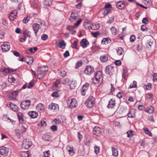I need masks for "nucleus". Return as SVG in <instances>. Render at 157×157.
<instances>
[{
	"mask_svg": "<svg viewBox=\"0 0 157 157\" xmlns=\"http://www.w3.org/2000/svg\"><path fill=\"white\" fill-rule=\"evenodd\" d=\"M95 99L93 96L89 97L87 100L85 102V104L88 107L91 108L92 107L95 103Z\"/></svg>",
	"mask_w": 157,
	"mask_h": 157,
	"instance_id": "nucleus-1",
	"label": "nucleus"
},
{
	"mask_svg": "<svg viewBox=\"0 0 157 157\" xmlns=\"http://www.w3.org/2000/svg\"><path fill=\"white\" fill-rule=\"evenodd\" d=\"M30 101L29 100H25L22 101L20 105L21 107L23 110L27 109L30 105Z\"/></svg>",
	"mask_w": 157,
	"mask_h": 157,
	"instance_id": "nucleus-2",
	"label": "nucleus"
},
{
	"mask_svg": "<svg viewBox=\"0 0 157 157\" xmlns=\"http://www.w3.org/2000/svg\"><path fill=\"white\" fill-rule=\"evenodd\" d=\"M67 102L68 105L71 108L75 107L77 105L76 100L75 99H69L67 100Z\"/></svg>",
	"mask_w": 157,
	"mask_h": 157,
	"instance_id": "nucleus-3",
	"label": "nucleus"
},
{
	"mask_svg": "<svg viewBox=\"0 0 157 157\" xmlns=\"http://www.w3.org/2000/svg\"><path fill=\"white\" fill-rule=\"evenodd\" d=\"M32 143L30 140L25 139L23 141L22 147L25 149H28L32 146Z\"/></svg>",
	"mask_w": 157,
	"mask_h": 157,
	"instance_id": "nucleus-4",
	"label": "nucleus"
},
{
	"mask_svg": "<svg viewBox=\"0 0 157 157\" xmlns=\"http://www.w3.org/2000/svg\"><path fill=\"white\" fill-rule=\"evenodd\" d=\"M94 68L93 67L88 66H87L84 70V73L86 75H90L94 71Z\"/></svg>",
	"mask_w": 157,
	"mask_h": 157,
	"instance_id": "nucleus-5",
	"label": "nucleus"
},
{
	"mask_svg": "<svg viewBox=\"0 0 157 157\" xmlns=\"http://www.w3.org/2000/svg\"><path fill=\"white\" fill-rule=\"evenodd\" d=\"M103 130L102 129L99 127H95L93 130V133L97 136L101 135Z\"/></svg>",
	"mask_w": 157,
	"mask_h": 157,
	"instance_id": "nucleus-6",
	"label": "nucleus"
},
{
	"mask_svg": "<svg viewBox=\"0 0 157 157\" xmlns=\"http://www.w3.org/2000/svg\"><path fill=\"white\" fill-rule=\"evenodd\" d=\"M9 152V148L4 146L0 147V154L3 156H6Z\"/></svg>",
	"mask_w": 157,
	"mask_h": 157,
	"instance_id": "nucleus-7",
	"label": "nucleus"
},
{
	"mask_svg": "<svg viewBox=\"0 0 157 157\" xmlns=\"http://www.w3.org/2000/svg\"><path fill=\"white\" fill-rule=\"evenodd\" d=\"M10 46L8 42H4L2 45V50L3 52H6L8 51L10 48Z\"/></svg>",
	"mask_w": 157,
	"mask_h": 157,
	"instance_id": "nucleus-8",
	"label": "nucleus"
},
{
	"mask_svg": "<svg viewBox=\"0 0 157 157\" xmlns=\"http://www.w3.org/2000/svg\"><path fill=\"white\" fill-rule=\"evenodd\" d=\"M48 109L52 110L54 112L58 111L59 109V106L56 104L52 103L49 105Z\"/></svg>",
	"mask_w": 157,
	"mask_h": 157,
	"instance_id": "nucleus-9",
	"label": "nucleus"
},
{
	"mask_svg": "<svg viewBox=\"0 0 157 157\" xmlns=\"http://www.w3.org/2000/svg\"><path fill=\"white\" fill-rule=\"evenodd\" d=\"M7 105L11 108V109L15 112H17L18 110V107L16 105L11 102H8L7 103Z\"/></svg>",
	"mask_w": 157,
	"mask_h": 157,
	"instance_id": "nucleus-10",
	"label": "nucleus"
},
{
	"mask_svg": "<svg viewBox=\"0 0 157 157\" xmlns=\"http://www.w3.org/2000/svg\"><path fill=\"white\" fill-rule=\"evenodd\" d=\"M114 68L111 66H108L106 67L105 72L107 74L112 75L114 72Z\"/></svg>",
	"mask_w": 157,
	"mask_h": 157,
	"instance_id": "nucleus-11",
	"label": "nucleus"
},
{
	"mask_svg": "<svg viewBox=\"0 0 157 157\" xmlns=\"http://www.w3.org/2000/svg\"><path fill=\"white\" fill-rule=\"evenodd\" d=\"M17 12L16 10H14L11 12L9 16V19L10 21H13L16 19L17 17Z\"/></svg>",
	"mask_w": 157,
	"mask_h": 157,
	"instance_id": "nucleus-12",
	"label": "nucleus"
},
{
	"mask_svg": "<svg viewBox=\"0 0 157 157\" xmlns=\"http://www.w3.org/2000/svg\"><path fill=\"white\" fill-rule=\"evenodd\" d=\"M32 28L33 31H34L35 35H36L37 32L40 28V25L37 23H34L33 25Z\"/></svg>",
	"mask_w": 157,
	"mask_h": 157,
	"instance_id": "nucleus-13",
	"label": "nucleus"
},
{
	"mask_svg": "<svg viewBox=\"0 0 157 157\" xmlns=\"http://www.w3.org/2000/svg\"><path fill=\"white\" fill-rule=\"evenodd\" d=\"M81 46L83 48H86L89 45V43L87 40L86 39H83L80 42Z\"/></svg>",
	"mask_w": 157,
	"mask_h": 157,
	"instance_id": "nucleus-14",
	"label": "nucleus"
},
{
	"mask_svg": "<svg viewBox=\"0 0 157 157\" xmlns=\"http://www.w3.org/2000/svg\"><path fill=\"white\" fill-rule=\"evenodd\" d=\"M19 91L18 90L13 91L10 93V97L12 99H14L16 98V97L18 95Z\"/></svg>",
	"mask_w": 157,
	"mask_h": 157,
	"instance_id": "nucleus-15",
	"label": "nucleus"
},
{
	"mask_svg": "<svg viewBox=\"0 0 157 157\" xmlns=\"http://www.w3.org/2000/svg\"><path fill=\"white\" fill-rule=\"evenodd\" d=\"M116 6L118 9H122L124 7L125 3L123 1H118L116 4Z\"/></svg>",
	"mask_w": 157,
	"mask_h": 157,
	"instance_id": "nucleus-16",
	"label": "nucleus"
},
{
	"mask_svg": "<svg viewBox=\"0 0 157 157\" xmlns=\"http://www.w3.org/2000/svg\"><path fill=\"white\" fill-rule=\"evenodd\" d=\"M115 106V100L111 99L107 105V107L108 108H113Z\"/></svg>",
	"mask_w": 157,
	"mask_h": 157,
	"instance_id": "nucleus-17",
	"label": "nucleus"
},
{
	"mask_svg": "<svg viewBox=\"0 0 157 157\" xmlns=\"http://www.w3.org/2000/svg\"><path fill=\"white\" fill-rule=\"evenodd\" d=\"M45 75V72L44 71V70H39L38 71L37 77L39 79L42 78Z\"/></svg>",
	"mask_w": 157,
	"mask_h": 157,
	"instance_id": "nucleus-18",
	"label": "nucleus"
},
{
	"mask_svg": "<svg viewBox=\"0 0 157 157\" xmlns=\"http://www.w3.org/2000/svg\"><path fill=\"white\" fill-rule=\"evenodd\" d=\"M29 115L32 118H36L38 115L36 111H32L28 113Z\"/></svg>",
	"mask_w": 157,
	"mask_h": 157,
	"instance_id": "nucleus-19",
	"label": "nucleus"
},
{
	"mask_svg": "<svg viewBox=\"0 0 157 157\" xmlns=\"http://www.w3.org/2000/svg\"><path fill=\"white\" fill-rule=\"evenodd\" d=\"M112 155L114 156L117 157L118 155V150L117 148L114 147H112Z\"/></svg>",
	"mask_w": 157,
	"mask_h": 157,
	"instance_id": "nucleus-20",
	"label": "nucleus"
},
{
	"mask_svg": "<svg viewBox=\"0 0 157 157\" xmlns=\"http://www.w3.org/2000/svg\"><path fill=\"white\" fill-rule=\"evenodd\" d=\"M17 115L20 122L21 123H23L24 121V120L23 118V114L21 112H19L17 113Z\"/></svg>",
	"mask_w": 157,
	"mask_h": 157,
	"instance_id": "nucleus-21",
	"label": "nucleus"
},
{
	"mask_svg": "<svg viewBox=\"0 0 157 157\" xmlns=\"http://www.w3.org/2000/svg\"><path fill=\"white\" fill-rule=\"evenodd\" d=\"M135 116V111L133 109L129 110L128 114V117L130 118H133Z\"/></svg>",
	"mask_w": 157,
	"mask_h": 157,
	"instance_id": "nucleus-22",
	"label": "nucleus"
},
{
	"mask_svg": "<svg viewBox=\"0 0 157 157\" xmlns=\"http://www.w3.org/2000/svg\"><path fill=\"white\" fill-rule=\"evenodd\" d=\"M25 62L28 64H31L33 61V58L31 56H28L25 59Z\"/></svg>",
	"mask_w": 157,
	"mask_h": 157,
	"instance_id": "nucleus-23",
	"label": "nucleus"
},
{
	"mask_svg": "<svg viewBox=\"0 0 157 157\" xmlns=\"http://www.w3.org/2000/svg\"><path fill=\"white\" fill-rule=\"evenodd\" d=\"M59 47L62 49H64L66 46V44L63 40H61L59 42Z\"/></svg>",
	"mask_w": 157,
	"mask_h": 157,
	"instance_id": "nucleus-24",
	"label": "nucleus"
},
{
	"mask_svg": "<svg viewBox=\"0 0 157 157\" xmlns=\"http://www.w3.org/2000/svg\"><path fill=\"white\" fill-rule=\"evenodd\" d=\"M116 50L117 54L119 56L122 55L124 54V50L123 48L121 47L117 48Z\"/></svg>",
	"mask_w": 157,
	"mask_h": 157,
	"instance_id": "nucleus-25",
	"label": "nucleus"
},
{
	"mask_svg": "<svg viewBox=\"0 0 157 157\" xmlns=\"http://www.w3.org/2000/svg\"><path fill=\"white\" fill-rule=\"evenodd\" d=\"M111 40L108 38H103L101 40V44H107L111 42Z\"/></svg>",
	"mask_w": 157,
	"mask_h": 157,
	"instance_id": "nucleus-26",
	"label": "nucleus"
},
{
	"mask_svg": "<svg viewBox=\"0 0 157 157\" xmlns=\"http://www.w3.org/2000/svg\"><path fill=\"white\" fill-rule=\"evenodd\" d=\"M50 134L49 133H46L43 135L42 138L45 141H49L50 139Z\"/></svg>",
	"mask_w": 157,
	"mask_h": 157,
	"instance_id": "nucleus-27",
	"label": "nucleus"
},
{
	"mask_svg": "<svg viewBox=\"0 0 157 157\" xmlns=\"http://www.w3.org/2000/svg\"><path fill=\"white\" fill-rule=\"evenodd\" d=\"M67 149L69 152V154L71 155H73L74 153L73 148V147H71L69 146L67 147Z\"/></svg>",
	"mask_w": 157,
	"mask_h": 157,
	"instance_id": "nucleus-28",
	"label": "nucleus"
},
{
	"mask_svg": "<svg viewBox=\"0 0 157 157\" xmlns=\"http://www.w3.org/2000/svg\"><path fill=\"white\" fill-rule=\"evenodd\" d=\"M30 31H28L27 30H24L23 32V37H25L26 38L27 37H30Z\"/></svg>",
	"mask_w": 157,
	"mask_h": 157,
	"instance_id": "nucleus-29",
	"label": "nucleus"
},
{
	"mask_svg": "<svg viewBox=\"0 0 157 157\" xmlns=\"http://www.w3.org/2000/svg\"><path fill=\"white\" fill-rule=\"evenodd\" d=\"M36 109L38 111L43 110L44 109L43 105L41 103L38 104L37 106L36 107Z\"/></svg>",
	"mask_w": 157,
	"mask_h": 157,
	"instance_id": "nucleus-30",
	"label": "nucleus"
},
{
	"mask_svg": "<svg viewBox=\"0 0 157 157\" xmlns=\"http://www.w3.org/2000/svg\"><path fill=\"white\" fill-rule=\"evenodd\" d=\"M108 57L107 55L101 56L100 57V60L103 62H105L108 60Z\"/></svg>",
	"mask_w": 157,
	"mask_h": 157,
	"instance_id": "nucleus-31",
	"label": "nucleus"
},
{
	"mask_svg": "<svg viewBox=\"0 0 157 157\" xmlns=\"http://www.w3.org/2000/svg\"><path fill=\"white\" fill-rule=\"evenodd\" d=\"M30 154L28 151L22 152L21 154L22 157H29Z\"/></svg>",
	"mask_w": 157,
	"mask_h": 157,
	"instance_id": "nucleus-32",
	"label": "nucleus"
},
{
	"mask_svg": "<svg viewBox=\"0 0 157 157\" xmlns=\"http://www.w3.org/2000/svg\"><path fill=\"white\" fill-rule=\"evenodd\" d=\"M77 16H75L73 13H71L70 18L69 19V20L71 22H73L75 20Z\"/></svg>",
	"mask_w": 157,
	"mask_h": 157,
	"instance_id": "nucleus-33",
	"label": "nucleus"
},
{
	"mask_svg": "<svg viewBox=\"0 0 157 157\" xmlns=\"http://www.w3.org/2000/svg\"><path fill=\"white\" fill-rule=\"evenodd\" d=\"M143 2L147 6H150L151 5V0H143Z\"/></svg>",
	"mask_w": 157,
	"mask_h": 157,
	"instance_id": "nucleus-34",
	"label": "nucleus"
},
{
	"mask_svg": "<svg viewBox=\"0 0 157 157\" xmlns=\"http://www.w3.org/2000/svg\"><path fill=\"white\" fill-rule=\"evenodd\" d=\"M93 30H97L100 27V25L99 24H92Z\"/></svg>",
	"mask_w": 157,
	"mask_h": 157,
	"instance_id": "nucleus-35",
	"label": "nucleus"
},
{
	"mask_svg": "<svg viewBox=\"0 0 157 157\" xmlns=\"http://www.w3.org/2000/svg\"><path fill=\"white\" fill-rule=\"evenodd\" d=\"M143 130L145 133L149 135L150 136H152V134L151 132L149 131V129L147 128H143Z\"/></svg>",
	"mask_w": 157,
	"mask_h": 157,
	"instance_id": "nucleus-36",
	"label": "nucleus"
},
{
	"mask_svg": "<svg viewBox=\"0 0 157 157\" xmlns=\"http://www.w3.org/2000/svg\"><path fill=\"white\" fill-rule=\"evenodd\" d=\"M102 75L101 72L100 71H98L95 73V76L100 79Z\"/></svg>",
	"mask_w": 157,
	"mask_h": 157,
	"instance_id": "nucleus-37",
	"label": "nucleus"
},
{
	"mask_svg": "<svg viewBox=\"0 0 157 157\" xmlns=\"http://www.w3.org/2000/svg\"><path fill=\"white\" fill-rule=\"evenodd\" d=\"M51 0H45L43 2L44 5L45 6H49L51 4Z\"/></svg>",
	"mask_w": 157,
	"mask_h": 157,
	"instance_id": "nucleus-38",
	"label": "nucleus"
},
{
	"mask_svg": "<svg viewBox=\"0 0 157 157\" xmlns=\"http://www.w3.org/2000/svg\"><path fill=\"white\" fill-rule=\"evenodd\" d=\"M100 147L96 145L94 146V152L96 154H98L99 152Z\"/></svg>",
	"mask_w": 157,
	"mask_h": 157,
	"instance_id": "nucleus-39",
	"label": "nucleus"
},
{
	"mask_svg": "<svg viewBox=\"0 0 157 157\" xmlns=\"http://www.w3.org/2000/svg\"><path fill=\"white\" fill-rule=\"evenodd\" d=\"M60 82V80L59 79H57L55 82L54 83V85L53 86V88L54 89L57 88L58 86V84Z\"/></svg>",
	"mask_w": 157,
	"mask_h": 157,
	"instance_id": "nucleus-40",
	"label": "nucleus"
},
{
	"mask_svg": "<svg viewBox=\"0 0 157 157\" xmlns=\"http://www.w3.org/2000/svg\"><path fill=\"white\" fill-rule=\"evenodd\" d=\"M137 82L135 81H133L132 84H131L128 87V89H131L133 88H136L137 87Z\"/></svg>",
	"mask_w": 157,
	"mask_h": 157,
	"instance_id": "nucleus-41",
	"label": "nucleus"
},
{
	"mask_svg": "<svg viewBox=\"0 0 157 157\" xmlns=\"http://www.w3.org/2000/svg\"><path fill=\"white\" fill-rule=\"evenodd\" d=\"M16 71V70H13V69H10L9 68H5L4 70V71H5L6 73H9L12 72L14 71Z\"/></svg>",
	"mask_w": 157,
	"mask_h": 157,
	"instance_id": "nucleus-42",
	"label": "nucleus"
},
{
	"mask_svg": "<svg viewBox=\"0 0 157 157\" xmlns=\"http://www.w3.org/2000/svg\"><path fill=\"white\" fill-rule=\"evenodd\" d=\"M146 111L149 114L152 113L154 112V108L152 107H150L148 109H146Z\"/></svg>",
	"mask_w": 157,
	"mask_h": 157,
	"instance_id": "nucleus-43",
	"label": "nucleus"
},
{
	"mask_svg": "<svg viewBox=\"0 0 157 157\" xmlns=\"http://www.w3.org/2000/svg\"><path fill=\"white\" fill-rule=\"evenodd\" d=\"M110 30L113 34L115 35L117 33V30L114 27H112L111 28Z\"/></svg>",
	"mask_w": 157,
	"mask_h": 157,
	"instance_id": "nucleus-44",
	"label": "nucleus"
},
{
	"mask_svg": "<svg viewBox=\"0 0 157 157\" xmlns=\"http://www.w3.org/2000/svg\"><path fill=\"white\" fill-rule=\"evenodd\" d=\"M144 87L147 90H150L151 89V84L148 83L147 85H144Z\"/></svg>",
	"mask_w": 157,
	"mask_h": 157,
	"instance_id": "nucleus-45",
	"label": "nucleus"
},
{
	"mask_svg": "<svg viewBox=\"0 0 157 157\" xmlns=\"http://www.w3.org/2000/svg\"><path fill=\"white\" fill-rule=\"evenodd\" d=\"M99 78H98L95 76L93 79V82L95 84H98L99 82Z\"/></svg>",
	"mask_w": 157,
	"mask_h": 157,
	"instance_id": "nucleus-46",
	"label": "nucleus"
},
{
	"mask_svg": "<svg viewBox=\"0 0 157 157\" xmlns=\"http://www.w3.org/2000/svg\"><path fill=\"white\" fill-rule=\"evenodd\" d=\"M127 137H132L133 135V131L132 130H129L127 132Z\"/></svg>",
	"mask_w": 157,
	"mask_h": 157,
	"instance_id": "nucleus-47",
	"label": "nucleus"
},
{
	"mask_svg": "<svg viewBox=\"0 0 157 157\" xmlns=\"http://www.w3.org/2000/svg\"><path fill=\"white\" fill-rule=\"evenodd\" d=\"M34 80H32L29 83L28 88L29 89L31 88L34 86Z\"/></svg>",
	"mask_w": 157,
	"mask_h": 157,
	"instance_id": "nucleus-48",
	"label": "nucleus"
},
{
	"mask_svg": "<svg viewBox=\"0 0 157 157\" xmlns=\"http://www.w3.org/2000/svg\"><path fill=\"white\" fill-rule=\"evenodd\" d=\"M76 86V84L74 82H72L70 85V86L71 89H74Z\"/></svg>",
	"mask_w": 157,
	"mask_h": 157,
	"instance_id": "nucleus-49",
	"label": "nucleus"
},
{
	"mask_svg": "<svg viewBox=\"0 0 157 157\" xmlns=\"http://www.w3.org/2000/svg\"><path fill=\"white\" fill-rule=\"evenodd\" d=\"M77 41L76 40L74 41L72 44V48L77 49Z\"/></svg>",
	"mask_w": 157,
	"mask_h": 157,
	"instance_id": "nucleus-50",
	"label": "nucleus"
},
{
	"mask_svg": "<svg viewBox=\"0 0 157 157\" xmlns=\"http://www.w3.org/2000/svg\"><path fill=\"white\" fill-rule=\"evenodd\" d=\"M141 30L142 31H146L148 30V28L145 25H142L141 27Z\"/></svg>",
	"mask_w": 157,
	"mask_h": 157,
	"instance_id": "nucleus-51",
	"label": "nucleus"
},
{
	"mask_svg": "<svg viewBox=\"0 0 157 157\" xmlns=\"http://www.w3.org/2000/svg\"><path fill=\"white\" fill-rule=\"evenodd\" d=\"M38 49L37 47H34L33 48H31L29 49V51L32 53L35 52Z\"/></svg>",
	"mask_w": 157,
	"mask_h": 157,
	"instance_id": "nucleus-52",
	"label": "nucleus"
},
{
	"mask_svg": "<svg viewBox=\"0 0 157 157\" xmlns=\"http://www.w3.org/2000/svg\"><path fill=\"white\" fill-rule=\"evenodd\" d=\"M91 34L94 37H96L100 34V33L98 32L97 31L95 32H91Z\"/></svg>",
	"mask_w": 157,
	"mask_h": 157,
	"instance_id": "nucleus-53",
	"label": "nucleus"
},
{
	"mask_svg": "<svg viewBox=\"0 0 157 157\" xmlns=\"http://www.w3.org/2000/svg\"><path fill=\"white\" fill-rule=\"evenodd\" d=\"M89 83H86L83 85L82 88L83 89H84L85 90H87L89 88Z\"/></svg>",
	"mask_w": 157,
	"mask_h": 157,
	"instance_id": "nucleus-54",
	"label": "nucleus"
},
{
	"mask_svg": "<svg viewBox=\"0 0 157 157\" xmlns=\"http://www.w3.org/2000/svg\"><path fill=\"white\" fill-rule=\"evenodd\" d=\"M48 38V36L46 34H44L41 36V39L43 40H46Z\"/></svg>",
	"mask_w": 157,
	"mask_h": 157,
	"instance_id": "nucleus-55",
	"label": "nucleus"
},
{
	"mask_svg": "<svg viewBox=\"0 0 157 157\" xmlns=\"http://www.w3.org/2000/svg\"><path fill=\"white\" fill-rule=\"evenodd\" d=\"M66 73L64 71H60L59 73V75L60 76H64L66 75Z\"/></svg>",
	"mask_w": 157,
	"mask_h": 157,
	"instance_id": "nucleus-56",
	"label": "nucleus"
},
{
	"mask_svg": "<svg viewBox=\"0 0 157 157\" xmlns=\"http://www.w3.org/2000/svg\"><path fill=\"white\" fill-rule=\"evenodd\" d=\"M90 143V139L86 138L84 141V143L86 145H89Z\"/></svg>",
	"mask_w": 157,
	"mask_h": 157,
	"instance_id": "nucleus-57",
	"label": "nucleus"
},
{
	"mask_svg": "<svg viewBox=\"0 0 157 157\" xmlns=\"http://www.w3.org/2000/svg\"><path fill=\"white\" fill-rule=\"evenodd\" d=\"M127 73V71L125 69H124L123 70V72L122 74V77L125 78L126 77V74Z\"/></svg>",
	"mask_w": 157,
	"mask_h": 157,
	"instance_id": "nucleus-58",
	"label": "nucleus"
},
{
	"mask_svg": "<svg viewBox=\"0 0 157 157\" xmlns=\"http://www.w3.org/2000/svg\"><path fill=\"white\" fill-rule=\"evenodd\" d=\"M49 151H47L44 152V157H49L50 155L49 153Z\"/></svg>",
	"mask_w": 157,
	"mask_h": 157,
	"instance_id": "nucleus-59",
	"label": "nucleus"
},
{
	"mask_svg": "<svg viewBox=\"0 0 157 157\" xmlns=\"http://www.w3.org/2000/svg\"><path fill=\"white\" fill-rule=\"evenodd\" d=\"M52 96L53 97H59V94L57 92H53L52 94Z\"/></svg>",
	"mask_w": 157,
	"mask_h": 157,
	"instance_id": "nucleus-60",
	"label": "nucleus"
},
{
	"mask_svg": "<svg viewBox=\"0 0 157 157\" xmlns=\"http://www.w3.org/2000/svg\"><path fill=\"white\" fill-rule=\"evenodd\" d=\"M30 17L29 16H27L26 17H25L23 20V22L25 23L27 22L29 20Z\"/></svg>",
	"mask_w": 157,
	"mask_h": 157,
	"instance_id": "nucleus-61",
	"label": "nucleus"
},
{
	"mask_svg": "<svg viewBox=\"0 0 157 157\" xmlns=\"http://www.w3.org/2000/svg\"><path fill=\"white\" fill-rule=\"evenodd\" d=\"M111 10L109 9L105 10L103 13V14L104 16H105L107 14L109 13H110Z\"/></svg>",
	"mask_w": 157,
	"mask_h": 157,
	"instance_id": "nucleus-62",
	"label": "nucleus"
},
{
	"mask_svg": "<svg viewBox=\"0 0 157 157\" xmlns=\"http://www.w3.org/2000/svg\"><path fill=\"white\" fill-rule=\"evenodd\" d=\"M136 37L135 36L132 35L130 38V41L131 42H133L135 40Z\"/></svg>",
	"mask_w": 157,
	"mask_h": 157,
	"instance_id": "nucleus-63",
	"label": "nucleus"
},
{
	"mask_svg": "<svg viewBox=\"0 0 157 157\" xmlns=\"http://www.w3.org/2000/svg\"><path fill=\"white\" fill-rule=\"evenodd\" d=\"M153 81L154 82L157 81V73H155L153 75Z\"/></svg>",
	"mask_w": 157,
	"mask_h": 157,
	"instance_id": "nucleus-64",
	"label": "nucleus"
}]
</instances>
